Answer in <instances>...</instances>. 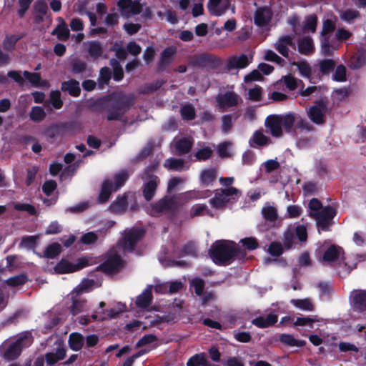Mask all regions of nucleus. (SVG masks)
<instances>
[{
	"label": "nucleus",
	"instance_id": "nucleus-55",
	"mask_svg": "<svg viewBox=\"0 0 366 366\" xmlns=\"http://www.w3.org/2000/svg\"><path fill=\"white\" fill-rule=\"evenodd\" d=\"M14 208L16 211L27 212L29 214L36 216L37 211L34 206L27 203H16Z\"/></svg>",
	"mask_w": 366,
	"mask_h": 366
},
{
	"label": "nucleus",
	"instance_id": "nucleus-28",
	"mask_svg": "<svg viewBox=\"0 0 366 366\" xmlns=\"http://www.w3.org/2000/svg\"><path fill=\"white\" fill-rule=\"evenodd\" d=\"M217 179V171L214 168L203 169L200 174V182L204 186L212 185Z\"/></svg>",
	"mask_w": 366,
	"mask_h": 366
},
{
	"label": "nucleus",
	"instance_id": "nucleus-56",
	"mask_svg": "<svg viewBox=\"0 0 366 366\" xmlns=\"http://www.w3.org/2000/svg\"><path fill=\"white\" fill-rule=\"evenodd\" d=\"M79 168V162H75L73 164H71L68 166H66L61 172V179H66L68 177H72L75 172H76L77 169Z\"/></svg>",
	"mask_w": 366,
	"mask_h": 366
},
{
	"label": "nucleus",
	"instance_id": "nucleus-19",
	"mask_svg": "<svg viewBox=\"0 0 366 366\" xmlns=\"http://www.w3.org/2000/svg\"><path fill=\"white\" fill-rule=\"evenodd\" d=\"M342 253H343V249L341 247L332 244L325 251L322 261L329 263L334 262L340 258Z\"/></svg>",
	"mask_w": 366,
	"mask_h": 366
},
{
	"label": "nucleus",
	"instance_id": "nucleus-34",
	"mask_svg": "<svg viewBox=\"0 0 366 366\" xmlns=\"http://www.w3.org/2000/svg\"><path fill=\"white\" fill-rule=\"evenodd\" d=\"M69 29L65 21L60 19V24L52 31V34L56 35L59 40L65 41L69 36Z\"/></svg>",
	"mask_w": 366,
	"mask_h": 366
},
{
	"label": "nucleus",
	"instance_id": "nucleus-49",
	"mask_svg": "<svg viewBox=\"0 0 366 366\" xmlns=\"http://www.w3.org/2000/svg\"><path fill=\"white\" fill-rule=\"evenodd\" d=\"M232 146V143L230 141H224L219 144L217 153L221 158L231 157L232 154L230 152V148Z\"/></svg>",
	"mask_w": 366,
	"mask_h": 366
},
{
	"label": "nucleus",
	"instance_id": "nucleus-8",
	"mask_svg": "<svg viewBox=\"0 0 366 366\" xmlns=\"http://www.w3.org/2000/svg\"><path fill=\"white\" fill-rule=\"evenodd\" d=\"M282 127L287 132L293 131L295 124L302 129H310V125L302 119H297L293 114H280Z\"/></svg>",
	"mask_w": 366,
	"mask_h": 366
},
{
	"label": "nucleus",
	"instance_id": "nucleus-3",
	"mask_svg": "<svg viewBox=\"0 0 366 366\" xmlns=\"http://www.w3.org/2000/svg\"><path fill=\"white\" fill-rule=\"evenodd\" d=\"M336 214V209L328 205L320 212L311 213L310 217L315 219L319 229L328 232L330 231V226L333 224V219Z\"/></svg>",
	"mask_w": 366,
	"mask_h": 366
},
{
	"label": "nucleus",
	"instance_id": "nucleus-64",
	"mask_svg": "<svg viewBox=\"0 0 366 366\" xmlns=\"http://www.w3.org/2000/svg\"><path fill=\"white\" fill-rule=\"evenodd\" d=\"M335 29V24L331 19H327L323 22L322 36H329Z\"/></svg>",
	"mask_w": 366,
	"mask_h": 366
},
{
	"label": "nucleus",
	"instance_id": "nucleus-50",
	"mask_svg": "<svg viewBox=\"0 0 366 366\" xmlns=\"http://www.w3.org/2000/svg\"><path fill=\"white\" fill-rule=\"evenodd\" d=\"M127 207V197L126 195H119L116 200L111 204V207L114 211H124Z\"/></svg>",
	"mask_w": 366,
	"mask_h": 366
},
{
	"label": "nucleus",
	"instance_id": "nucleus-9",
	"mask_svg": "<svg viewBox=\"0 0 366 366\" xmlns=\"http://www.w3.org/2000/svg\"><path fill=\"white\" fill-rule=\"evenodd\" d=\"M123 266V260L118 254L109 257L106 261L97 267V271H101L107 274L118 272Z\"/></svg>",
	"mask_w": 366,
	"mask_h": 366
},
{
	"label": "nucleus",
	"instance_id": "nucleus-36",
	"mask_svg": "<svg viewBox=\"0 0 366 366\" xmlns=\"http://www.w3.org/2000/svg\"><path fill=\"white\" fill-rule=\"evenodd\" d=\"M24 77L29 82L35 86H48V82L46 81H41V76L39 73H31L27 71H24Z\"/></svg>",
	"mask_w": 366,
	"mask_h": 366
},
{
	"label": "nucleus",
	"instance_id": "nucleus-18",
	"mask_svg": "<svg viewBox=\"0 0 366 366\" xmlns=\"http://www.w3.org/2000/svg\"><path fill=\"white\" fill-rule=\"evenodd\" d=\"M174 206V201L173 198L165 196L152 204V209L155 213H162L171 210Z\"/></svg>",
	"mask_w": 366,
	"mask_h": 366
},
{
	"label": "nucleus",
	"instance_id": "nucleus-53",
	"mask_svg": "<svg viewBox=\"0 0 366 366\" xmlns=\"http://www.w3.org/2000/svg\"><path fill=\"white\" fill-rule=\"evenodd\" d=\"M190 284L191 286L194 287V292L197 296L203 295V292L205 286V282L204 280L199 277H195L191 281Z\"/></svg>",
	"mask_w": 366,
	"mask_h": 366
},
{
	"label": "nucleus",
	"instance_id": "nucleus-23",
	"mask_svg": "<svg viewBox=\"0 0 366 366\" xmlns=\"http://www.w3.org/2000/svg\"><path fill=\"white\" fill-rule=\"evenodd\" d=\"M187 366H213L206 353L199 352L192 355L187 362Z\"/></svg>",
	"mask_w": 366,
	"mask_h": 366
},
{
	"label": "nucleus",
	"instance_id": "nucleus-45",
	"mask_svg": "<svg viewBox=\"0 0 366 366\" xmlns=\"http://www.w3.org/2000/svg\"><path fill=\"white\" fill-rule=\"evenodd\" d=\"M21 38V36L17 34L6 35L3 41L4 49L6 51H12L14 49L16 44Z\"/></svg>",
	"mask_w": 366,
	"mask_h": 366
},
{
	"label": "nucleus",
	"instance_id": "nucleus-35",
	"mask_svg": "<svg viewBox=\"0 0 366 366\" xmlns=\"http://www.w3.org/2000/svg\"><path fill=\"white\" fill-rule=\"evenodd\" d=\"M127 109V104H119L109 110L107 119L109 120H117L122 117Z\"/></svg>",
	"mask_w": 366,
	"mask_h": 366
},
{
	"label": "nucleus",
	"instance_id": "nucleus-2",
	"mask_svg": "<svg viewBox=\"0 0 366 366\" xmlns=\"http://www.w3.org/2000/svg\"><path fill=\"white\" fill-rule=\"evenodd\" d=\"M34 341L30 331H24L19 334L17 339L10 343L4 352V357L9 361L17 359L24 347H29Z\"/></svg>",
	"mask_w": 366,
	"mask_h": 366
},
{
	"label": "nucleus",
	"instance_id": "nucleus-46",
	"mask_svg": "<svg viewBox=\"0 0 366 366\" xmlns=\"http://www.w3.org/2000/svg\"><path fill=\"white\" fill-rule=\"evenodd\" d=\"M317 24V17L315 14L307 16L303 23V29L308 32H315Z\"/></svg>",
	"mask_w": 366,
	"mask_h": 366
},
{
	"label": "nucleus",
	"instance_id": "nucleus-38",
	"mask_svg": "<svg viewBox=\"0 0 366 366\" xmlns=\"http://www.w3.org/2000/svg\"><path fill=\"white\" fill-rule=\"evenodd\" d=\"M290 302L297 308L305 311H313L315 307L310 299H292Z\"/></svg>",
	"mask_w": 366,
	"mask_h": 366
},
{
	"label": "nucleus",
	"instance_id": "nucleus-13",
	"mask_svg": "<svg viewBox=\"0 0 366 366\" xmlns=\"http://www.w3.org/2000/svg\"><path fill=\"white\" fill-rule=\"evenodd\" d=\"M66 356V349L63 345H59L52 352L44 355L45 362L47 366H53Z\"/></svg>",
	"mask_w": 366,
	"mask_h": 366
},
{
	"label": "nucleus",
	"instance_id": "nucleus-59",
	"mask_svg": "<svg viewBox=\"0 0 366 366\" xmlns=\"http://www.w3.org/2000/svg\"><path fill=\"white\" fill-rule=\"evenodd\" d=\"M84 305V300L72 297V304L70 306V312L73 315H76L81 312Z\"/></svg>",
	"mask_w": 366,
	"mask_h": 366
},
{
	"label": "nucleus",
	"instance_id": "nucleus-25",
	"mask_svg": "<svg viewBox=\"0 0 366 366\" xmlns=\"http://www.w3.org/2000/svg\"><path fill=\"white\" fill-rule=\"evenodd\" d=\"M68 344L73 351H79L84 345V337L79 332H72L69 335Z\"/></svg>",
	"mask_w": 366,
	"mask_h": 366
},
{
	"label": "nucleus",
	"instance_id": "nucleus-14",
	"mask_svg": "<svg viewBox=\"0 0 366 366\" xmlns=\"http://www.w3.org/2000/svg\"><path fill=\"white\" fill-rule=\"evenodd\" d=\"M148 177L150 179L145 182L142 187V194L144 199L147 202L152 200L154 197L159 182V177L156 175H149Z\"/></svg>",
	"mask_w": 366,
	"mask_h": 366
},
{
	"label": "nucleus",
	"instance_id": "nucleus-52",
	"mask_svg": "<svg viewBox=\"0 0 366 366\" xmlns=\"http://www.w3.org/2000/svg\"><path fill=\"white\" fill-rule=\"evenodd\" d=\"M212 154L213 150L209 147H205L198 149L196 152L194 157L197 160L202 162L209 159L212 157Z\"/></svg>",
	"mask_w": 366,
	"mask_h": 366
},
{
	"label": "nucleus",
	"instance_id": "nucleus-54",
	"mask_svg": "<svg viewBox=\"0 0 366 366\" xmlns=\"http://www.w3.org/2000/svg\"><path fill=\"white\" fill-rule=\"evenodd\" d=\"M36 236H24L21 238L19 247H26L29 249H34L36 245Z\"/></svg>",
	"mask_w": 366,
	"mask_h": 366
},
{
	"label": "nucleus",
	"instance_id": "nucleus-47",
	"mask_svg": "<svg viewBox=\"0 0 366 366\" xmlns=\"http://www.w3.org/2000/svg\"><path fill=\"white\" fill-rule=\"evenodd\" d=\"M262 214L267 221L274 222L278 218L277 210L272 206H266L262 209Z\"/></svg>",
	"mask_w": 366,
	"mask_h": 366
},
{
	"label": "nucleus",
	"instance_id": "nucleus-12",
	"mask_svg": "<svg viewBox=\"0 0 366 366\" xmlns=\"http://www.w3.org/2000/svg\"><path fill=\"white\" fill-rule=\"evenodd\" d=\"M217 106L220 109H227L229 107L237 106L241 100L240 97L234 92H226L219 94L216 98Z\"/></svg>",
	"mask_w": 366,
	"mask_h": 366
},
{
	"label": "nucleus",
	"instance_id": "nucleus-22",
	"mask_svg": "<svg viewBox=\"0 0 366 366\" xmlns=\"http://www.w3.org/2000/svg\"><path fill=\"white\" fill-rule=\"evenodd\" d=\"M354 308L359 312L366 311V290H357L352 297Z\"/></svg>",
	"mask_w": 366,
	"mask_h": 366
},
{
	"label": "nucleus",
	"instance_id": "nucleus-61",
	"mask_svg": "<svg viewBox=\"0 0 366 366\" xmlns=\"http://www.w3.org/2000/svg\"><path fill=\"white\" fill-rule=\"evenodd\" d=\"M111 65L113 66V77L116 81H120L122 79L124 73L122 66L119 65V62L113 59L111 60Z\"/></svg>",
	"mask_w": 366,
	"mask_h": 366
},
{
	"label": "nucleus",
	"instance_id": "nucleus-21",
	"mask_svg": "<svg viewBox=\"0 0 366 366\" xmlns=\"http://www.w3.org/2000/svg\"><path fill=\"white\" fill-rule=\"evenodd\" d=\"M153 295L152 292V286H149L145 289L139 295L137 296L136 300V305L142 309L148 307L152 302Z\"/></svg>",
	"mask_w": 366,
	"mask_h": 366
},
{
	"label": "nucleus",
	"instance_id": "nucleus-31",
	"mask_svg": "<svg viewBox=\"0 0 366 366\" xmlns=\"http://www.w3.org/2000/svg\"><path fill=\"white\" fill-rule=\"evenodd\" d=\"M280 341L285 345L291 347H302L306 345V341L302 340H296L293 335L290 334L283 333L279 337Z\"/></svg>",
	"mask_w": 366,
	"mask_h": 366
},
{
	"label": "nucleus",
	"instance_id": "nucleus-40",
	"mask_svg": "<svg viewBox=\"0 0 366 366\" xmlns=\"http://www.w3.org/2000/svg\"><path fill=\"white\" fill-rule=\"evenodd\" d=\"M164 166L173 171H182L184 166V161L182 159L169 158L166 159Z\"/></svg>",
	"mask_w": 366,
	"mask_h": 366
},
{
	"label": "nucleus",
	"instance_id": "nucleus-11",
	"mask_svg": "<svg viewBox=\"0 0 366 366\" xmlns=\"http://www.w3.org/2000/svg\"><path fill=\"white\" fill-rule=\"evenodd\" d=\"M264 127L268 133L274 137L282 135V127L280 114H270L264 121Z\"/></svg>",
	"mask_w": 366,
	"mask_h": 366
},
{
	"label": "nucleus",
	"instance_id": "nucleus-41",
	"mask_svg": "<svg viewBox=\"0 0 366 366\" xmlns=\"http://www.w3.org/2000/svg\"><path fill=\"white\" fill-rule=\"evenodd\" d=\"M339 49V45L337 44H330L329 36H322L321 39V50L322 53L325 55H330L334 51H336Z\"/></svg>",
	"mask_w": 366,
	"mask_h": 366
},
{
	"label": "nucleus",
	"instance_id": "nucleus-33",
	"mask_svg": "<svg viewBox=\"0 0 366 366\" xmlns=\"http://www.w3.org/2000/svg\"><path fill=\"white\" fill-rule=\"evenodd\" d=\"M129 177V172L127 169H122L114 175L113 187L114 191L119 190L124 185Z\"/></svg>",
	"mask_w": 366,
	"mask_h": 366
},
{
	"label": "nucleus",
	"instance_id": "nucleus-42",
	"mask_svg": "<svg viewBox=\"0 0 366 366\" xmlns=\"http://www.w3.org/2000/svg\"><path fill=\"white\" fill-rule=\"evenodd\" d=\"M180 257L192 256L197 257V249L196 244L192 241H189L184 244L181 249Z\"/></svg>",
	"mask_w": 366,
	"mask_h": 366
},
{
	"label": "nucleus",
	"instance_id": "nucleus-27",
	"mask_svg": "<svg viewBox=\"0 0 366 366\" xmlns=\"http://www.w3.org/2000/svg\"><path fill=\"white\" fill-rule=\"evenodd\" d=\"M193 139H179L175 142L176 154L182 156L189 153L193 145Z\"/></svg>",
	"mask_w": 366,
	"mask_h": 366
},
{
	"label": "nucleus",
	"instance_id": "nucleus-30",
	"mask_svg": "<svg viewBox=\"0 0 366 366\" xmlns=\"http://www.w3.org/2000/svg\"><path fill=\"white\" fill-rule=\"evenodd\" d=\"M86 46L89 55L92 59L96 60L102 56L103 48L99 41H89Z\"/></svg>",
	"mask_w": 366,
	"mask_h": 366
},
{
	"label": "nucleus",
	"instance_id": "nucleus-1",
	"mask_svg": "<svg viewBox=\"0 0 366 366\" xmlns=\"http://www.w3.org/2000/svg\"><path fill=\"white\" fill-rule=\"evenodd\" d=\"M209 255L217 265H227L237 258H244L245 252L234 241H215L209 249Z\"/></svg>",
	"mask_w": 366,
	"mask_h": 366
},
{
	"label": "nucleus",
	"instance_id": "nucleus-5",
	"mask_svg": "<svg viewBox=\"0 0 366 366\" xmlns=\"http://www.w3.org/2000/svg\"><path fill=\"white\" fill-rule=\"evenodd\" d=\"M89 259L85 257L78 259L76 264L70 262L68 259H61L54 267L56 274H63L79 271L89 266Z\"/></svg>",
	"mask_w": 366,
	"mask_h": 366
},
{
	"label": "nucleus",
	"instance_id": "nucleus-17",
	"mask_svg": "<svg viewBox=\"0 0 366 366\" xmlns=\"http://www.w3.org/2000/svg\"><path fill=\"white\" fill-rule=\"evenodd\" d=\"M293 38L292 36L285 35L280 36L276 41L274 46L277 51L285 57L289 56V49L293 46Z\"/></svg>",
	"mask_w": 366,
	"mask_h": 366
},
{
	"label": "nucleus",
	"instance_id": "nucleus-48",
	"mask_svg": "<svg viewBox=\"0 0 366 366\" xmlns=\"http://www.w3.org/2000/svg\"><path fill=\"white\" fill-rule=\"evenodd\" d=\"M180 114L182 117L187 120H192L196 116L194 107L190 104L182 106Z\"/></svg>",
	"mask_w": 366,
	"mask_h": 366
},
{
	"label": "nucleus",
	"instance_id": "nucleus-60",
	"mask_svg": "<svg viewBox=\"0 0 366 366\" xmlns=\"http://www.w3.org/2000/svg\"><path fill=\"white\" fill-rule=\"evenodd\" d=\"M268 252L273 257H280L283 253L282 244L279 242H271L268 247Z\"/></svg>",
	"mask_w": 366,
	"mask_h": 366
},
{
	"label": "nucleus",
	"instance_id": "nucleus-20",
	"mask_svg": "<svg viewBox=\"0 0 366 366\" xmlns=\"http://www.w3.org/2000/svg\"><path fill=\"white\" fill-rule=\"evenodd\" d=\"M114 191V188L113 187V182L112 180L107 179L104 180L102 184L101 191L98 197V202L101 204L107 202L112 194V193Z\"/></svg>",
	"mask_w": 366,
	"mask_h": 366
},
{
	"label": "nucleus",
	"instance_id": "nucleus-26",
	"mask_svg": "<svg viewBox=\"0 0 366 366\" xmlns=\"http://www.w3.org/2000/svg\"><path fill=\"white\" fill-rule=\"evenodd\" d=\"M174 52L175 49L172 47H167L162 51L158 63L159 70L165 69L171 64Z\"/></svg>",
	"mask_w": 366,
	"mask_h": 366
},
{
	"label": "nucleus",
	"instance_id": "nucleus-44",
	"mask_svg": "<svg viewBox=\"0 0 366 366\" xmlns=\"http://www.w3.org/2000/svg\"><path fill=\"white\" fill-rule=\"evenodd\" d=\"M29 117L35 122H40L45 119L46 112L41 107H33L29 112Z\"/></svg>",
	"mask_w": 366,
	"mask_h": 366
},
{
	"label": "nucleus",
	"instance_id": "nucleus-39",
	"mask_svg": "<svg viewBox=\"0 0 366 366\" xmlns=\"http://www.w3.org/2000/svg\"><path fill=\"white\" fill-rule=\"evenodd\" d=\"M28 281V276L25 273H21L7 279L5 282L10 287H18L26 284Z\"/></svg>",
	"mask_w": 366,
	"mask_h": 366
},
{
	"label": "nucleus",
	"instance_id": "nucleus-63",
	"mask_svg": "<svg viewBox=\"0 0 366 366\" xmlns=\"http://www.w3.org/2000/svg\"><path fill=\"white\" fill-rule=\"evenodd\" d=\"M335 66V62L332 59H325L320 62V69L322 74H328Z\"/></svg>",
	"mask_w": 366,
	"mask_h": 366
},
{
	"label": "nucleus",
	"instance_id": "nucleus-57",
	"mask_svg": "<svg viewBox=\"0 0 366 366\" xmlns=\"http://www.w3.org/2000/svg\"><path fill=\"white\" fill-rule=\"evenodd\" d=\"M157 340V337L154 334H147L144 335L139 341L136 343L135 347L140 348L147 345L153 343Z\"/></svg>",
	"mask_w": 366,
	"mask_h": 366
},
{
	"label": "nucleus",
	"instance_id": "nucleus-10",
	"mask_svg": "<svg viewBox=\"0 0 366 366\" xmlns=\"http://www.w3.org/2000/svg\"><path fill=\"white\" fill-rule=\"evenodd\" d=\"M117 4L122 15L126 18L139 14L142 10L141 4L137 1L119 0Z\"/></svg>",
	"mask_w": 366,
	"mask_h": 366
},
{
	"label": "nucleus",
	"instance_id": "nucleus-24",
	"mask_svg": "<svg viewBox=\"0 0 366 366\" xmlns=\"http://www.w3.org/2000/svg\"><path fill=\"white\" fill-rule=\"evenodd\" d=\"M366 63V51L359 50L357 53L351 56L348 61V66L353 69H360Z\"/></svg>",
	"mask_w": 366,
	"mask_h": 366
},
{
	"label": "nucleus",
	"instance_id": "nucleus-15",
	"mask_svg": "<svg viewBox=\"0 0 366 366\" xmlns=\"http://www.w3.org/2000/svg\"><path fill=\"white\" fill-rule=\"evenodd\" d=\"M327 112V108L323 102L317 103L311 107L308 112V116L310 119L316 124H322L324 117Z\"/></svg>",
	"mask_w": 366,
	"mask_h": 366
},
{
	"label": "nucleus",
	"instance_id": "nucleus-58",
	"mask_svg": "<svg viewBox=\"0 0 366 366\" xmlns=\"http://www.w3.org/2000/svg\"><path fill=\"white\" fill-rule=\"evenodd\" d=\"M239 242L248 250H254L259 247V242L255 237H245Z\"/></svg>",
	"mask_w": 366,
	"mask_h": 366
},
{
	"label": "nucleus",
	"instance_id": "nucleus-7",
	"mask_svg": "<svg viewBox=\"0 0 366 366\" xmlns=\"http://www.w3.org/2000/svg\"><path fill=\"white\" fill-rule=\"evenodd\" d=\"M232 0H209L207 9L209 12L214 16H221L227 10L232 9L234 12V5L232 4Z\"/></svg>",
	"mask_w": 366,
	"mask_h": 366
},
{
	"label": "nucleus",
	"instance_id": "nucleus-62",
	"mask_svg": "<svg viewBox=\"0 0 366 366\" xmlns=\"http://www.w3.org/2000/svg\"><path fill=\"white\" fill-rule=\"evenodd\" d=\"M264 59L267 61L275 62L281 66L285 64V61L272 50H267L265 51Z\"/></svg>",
	"mask_w": 366,
	"mask_h": 366
},
{
	"label": "nucleus",
	"instance_id": "nucleus-16",
	"mask_svg": "<svg viewBox=\"0 0 366 366\" xmlns=\"http://www.w3.org/2000/svg\"><path fill=\"white\" fill-rule=\"evenodd\" d=\"M272 17V11L270 8L267 6L259 8L254 14V24L260 27L266 26L270 22Z\"/></svg>",
	"mask_w": 366,
	"mask_h": 366
},
{
	"label": "nucleus",
	"instance_id": "nucleus-32",
	"mask_svg": "<svg viewBox=\"0 0 366 366\" xmlns=\"http://www.w3.org/2000/svg\"><path fill=\"white\" fill-rule=\"evenodd\" d=\"M61 89L74 97H78L81 92L79 81L73 79L63 82Z\"/></svg>",
	"mask_w": 366,
	"mask_h": 366
},
{
	"label": "nucleus",
	"instance_id": "nucleus-51",
	"mask_svg": "<svg viewBox=\"0 0 366 366\" xmlns=\"http://www.w3.org/2000/svg\"><path fill=\"white\" fill-rule=\"evenodd\" d=\"M49 102L56 109H59L63 106L61 99V92L59 90L51 91L49 94Z\"/></svg>",
	"mask_w": 366,
	"mask_h": 366
},
{
	"label": "nucleus",
	"instance_id": "nucleus-4",
	"mask_svg": "<svg viewBox=\"0 0 366 366\" xmlns=\"http://www.w3.org/2000/svg\"><path fill=\"white\" fill-rule=\"evenodd\" d=\"M214 196L209 201L212 207L216 209L224 208L230 202L233 195H237L239 190L235 187L218 189L214 191Z\"/></svg>",
	"mask_w": 366,
	"mask_h": 366
},
{
	"label": "nucleus",
	"instance_id": "nucleus-37",
	"mask_svg": "<svg viewBox=\"0 0 366 366\" xmlns=\"http://www.w3.org/2000/svg\"><path fill=\"white\" fill-rule=\"evenodd\" d=\"M299 51L304 54H308L313 51L314 46L311 38L304 37L298 42Z\"/></svg>",
	"mask_w": 366,
	"mask_h": 366
},
{
	"label": "nucleus",
	"instance_id": "nucleus-6",
	"mask_svg": "<svg viewBox=\"0 0 366 366\" xmlns=\"http://www.w3.org/2000/svg\"><path fill=\"white\" fill-rule=\"evenodd\" d=\"M146 230L141 227H133L122 238V244L124 249L133 251L137 243L145 236Z\"/></svg>",
	"mask_w": 366,
	"mask_h": 366
},
{
	"label": "nucleus",
	"instance_id": "nucleus-43",
	"mask_svg": "<svg viewBox=\"0 0 366 366\" xmlns=\"http://www.w3.org/2000/svg\"><path fill=\"white\" fill-rule=\"evenodd\" d=\"M61 252V245L54 242L49 244L44 250V257L49 259H54L57 257Z\"/></svg>",
	"mask_w": 366,
	"mask_h": 366
},
{
	"label": "nucleus",
	"instance_id": "nucleus-29",
	"mask_svg": "<svg viewBox=\"0 0 366 366\" xmlns=\"http://www.w3.org/2000/svg\"><path fill=\"white\" fill-rule=\"evenodd\" d=\"M249 64V59L245 54L232 56L228 61V66L230 69H243L247 66Z\"/></svg>",
	"mask_w": 366,
	"mask_h": 366
}]
</instances>
